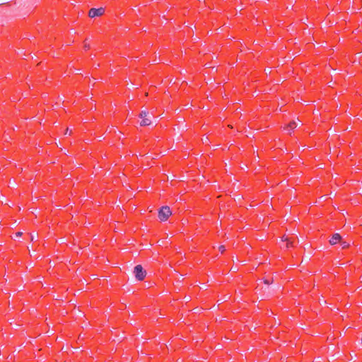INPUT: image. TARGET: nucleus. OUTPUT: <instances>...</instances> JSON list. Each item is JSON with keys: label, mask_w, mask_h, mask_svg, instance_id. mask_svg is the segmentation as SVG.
<instances>
[{"label": "nucleus", "mask_w": 362, "mask_h": 362, "mask_svg": "<svg viewBox=\"0 0 362 362\" xmlns=\"http://www.w3.org/2000/svg\"><path fill=\"white\" fill-rule=\"evenodd\" d=\"M170 214V207L167 206H162L158 211V217L161 221H165Z\"/></svg>", "instance_id": "f257e3e1"}, {"label": "nucleus", "mask_w": 362, "mask_h": 362, "mask_svg": "<svg viewBox=\"0 0 362 362\" xmlns=\"http://www.w3.org/2000/svg\"><path fill=\"white\" fill-rule=\"evenodd\" d=\"M134 273L135 275V277L139 281H142L144 279L146 272L144 269L141 265L138 264L136 265L134 269Z\"/></svg>", "instance_id": "f03ea898"}, {"label": "nucleus", "mask_w": 362, "mask_h": 362, "mask_svg": "<svg viewBox=\"0 0 362 362\" xmlns=\"http://www.w3.org/2000/svg\"><path fill=\"white\" fill-rule=\"evenodd\" d=\"M104 12L105 9L103 7L98 8H92L89 11L88 16L90 18L98 17L101 16L104 13Z\"/></svg>", "instance_id": "7ed1b4c3"}, {"label": "nucleus", "mask_w": 362, "mask_h": 362, "mask_svg": "<svg viewBox=\"0 0 362 362\" xmlns=\"http://www.w3.org/2000/svg\"><path fill=\"white\" fill-rule=\"evenodd\" d=\"M341 236L339 233H334L332 236L329 243L331 245H335L339 242H341Z\"/></svg>", "instance_id": "20e7f679"}, {"label": "nucleus", "mask_w": 362, "mask_h": 362, "mask_svg": "<svg viewBox=\"0 0 362 362\" xmlns=\"http://www.w3.org/2000/svg\"><path fill=\"white\" fill-rule=\"evenodd\" d=\"M151 120L150 115L148 117L141 119V120L140 121L141 126H148L151 124Z\"/></svg>", "instance_id": "39448f33"}, {"label": "nucleus", "mask_w": 362, "mask_h": 362, "mask_svg": "<svg viewBox=\"0 0 362 362\" xmlns=\"http://www.w3.org/2000/svg\"><path fill=\"white\" fill-rule=\"evenodd\" d=\"M297 127V123L294 121L291 122L289 123V124L288 125V127L286 128V129L291 132V131H292L293 129H294L295 128H296Z\"/></svg>", "instance_id": "423d86ee"}, {"label": "nucleus", "mask_w": 362, "mask_h": 362, "mask_svg": "<svg viewBox=\"0 0 362 362\" xmlns=\"http://www.w3.org/2000/svg\"><path fill=\"white\" fill-rule=\"evenodd\" d=\"M150 115L148 112H146V111H141L140 115H139V117L141 119H143V118H145L146 117H148Z\"/></svg>", "instance_id": "0eeeda50"}, {"label": "nucleus", "mask_w": 362, "mask_h": 362, "mask_svg": "<svg viewBox=\"0 0 362 362\" xmlns=\"http://www.w3.org/2000/svg\"><path fill=\"white\" fill-rule=\"evenodd\" d=\"M341 245L342 248H346L349 247V244L345 241H341Z\"/></svg>", "instance_id": "6e6552de"}, {"label": "nucleus", "mask_w": 362, "mask_h": 362, "mask_svg": "<svg viewBox=\"0 0 362 362\" xmlns=\"http://www.w3.org/2000/svg\"><path fill=\"white\" fill-rule=\"evenodd\" d=\"M219 251L223 253L225 251V247L223 245H221L219 247Z\"/></svg>", "instance_id": "1a4fd4ad"}, {"label": "nucleus", "mask_w": 362, "mask_h": 362, "mask_svg": "<svg viewBox=\"0 0 362 362\" xmlns=\"http://www.w3.org/2000/svg\"><path fill=\"white\" fill-rule=\"evenodd\" d=\"M264 283H265V284H269V281H267V280H265V281H264Z\"/></svg>", "instance_id": "9d476101"}, {"label": "nucleus", "mask_w": 362, "mask_h": 362, "mask_svg": "<svg viewBox=\"0 0 362 362\" xmlns=\"http://www.w3.org/2000/svg\"><path fill=\"white\" fill-rule=\"evenodd\" d=\"M21 235V233H17V235Z\"/></svg>", "instance_id": "9b49d317"}]
</instances>
